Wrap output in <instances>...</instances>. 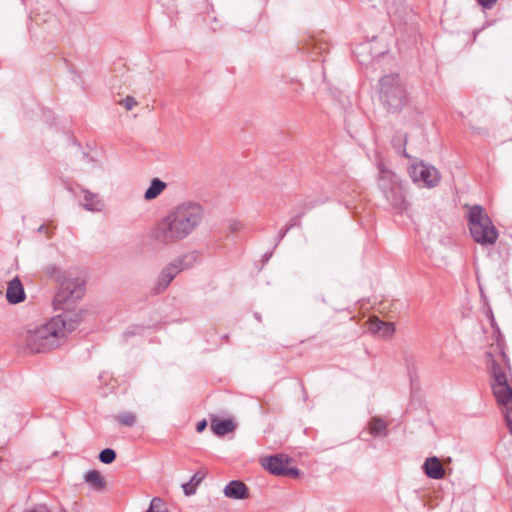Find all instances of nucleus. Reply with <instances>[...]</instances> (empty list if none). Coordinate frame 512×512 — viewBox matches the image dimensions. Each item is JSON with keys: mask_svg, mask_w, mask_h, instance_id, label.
Returning a JSON list of instances; mask_svg holds the SVG:
<instances>
[{"mask_svg": "<svg viewBox=\"0 0 512 512\" xmlns=\"http://www.w3.org/2000/svg\"><path fill=\"white\" fill-rule=\"evenodd\" d=\"M24 512H35V509H31V510H25Z\"/></svg>", "mask_w": 512, "mask_h": 512, "instance_id": "nucleus-34", "label": "nucleus"}, {"mask_svg": "<svg viewBox=\"0 0 512 512\" xmlns=\"http://www.w3.org/2000/svg\"><path fill=\"white\" fill-rule=\"evenodd\" d=\"M302 216V214L298 215V216H294L290 219L289 221V224L287 225V227H290V229H292L293 227L295 226H298L299 224V219L300 217Z\"/></svg>", "mask_w": 512, "mask_h": 512, "instance_id": "nucleus-29", "label": "nucleus"}, {"mask_svg": "<svg viewBox=\"0 0 512 512\" xmlns=\"http://www.w3.org/2000/svg\"><path fill=\"white\" fill-rule=\"evenodd\" d=\"M183 492L186 496H191L196 493V484L190 481L182 485Z\"/></svg>", "mask_w": 512, "mask_h": 512, "instance_id": "nucleus-26", "label": "nucleus"}, {"mask_svg": "<svg viewBox=\"0 0 512 512\" xmlns=\"http://www.w3.org/2000/svg\"><path fill=\"white\" fill-rule=\"evenodd\" d=\"M121 104L125 107L126 110L129 111V110H132L137 105V101L132 96H126L122 100Z\"/></svg>", "mask_w": 512, "mask_h": 512, "instance_id": "nucleus-25", "label": "nucleus"}, {"mask_svg": "<svg viewBox=\"0 0 512 512\" xmlns=\"http://www.w3.org/2000/svg\"><path fill=\"white\" fill-rule=\"evenodd\" d=\"M497 354L486 353L487 365L493 378L492 390L499 405L505 408V419L510 433L512 434V387L509 381L510 367L508 359L500 347L497 345Z\"/></svg>", "mask_w": 512, "mask_h": 512, "instance_id": "nucleus-3", "label": "nucleus"}, {"mask_svg": "<svg viewBox=\"0 0 512 512\" xmlns=\"http://www.w3.org/2000/svg\"><path fill=\"white\" fill-rule=\"evenodd\" d=\"M35 512H51L47 505L45 504H38L34 507Z\"/></svg>", "mask_w": 512, "mask_h": 512, "instance_id": "nucleus-32", "label": "nucleus"}, {"mask_svg": "<svg viewBox=\"0 0 512 512\" xmlns=\"http://www.w3.org/2000/svg\"><path fill=\"white\" fill-rule=\"evenodd\" d=\"M26 299L24 286L19 277H14L8 282L6 289V300L9 304L16 305Z\"/></svg>", "mask_w": 512, "mask_h": 512, "instance_id": "nucleus-11", "label": "nucleus"}, {"mask_svg": "<svg viewBox=\"0 0 512 512\" xmlns=\"http://www.w3.org/2000/svg\"><path fill=\"white\" fill-rule=\"evenodd\" d=\"M206 427H207V421L206 420H201L196 425V431L201 433V432H203L205 430Z\"/></svg>", "mask_w": 512, "mask_h": 512, "instance_id": "nucleus-30", "label": "nucleus"}, {"mask_svg": "<svg viewBox=\"0 0 512 512\" xmlns=\"http://www.w3.org/2000/svg\"><path fill=\"white\" fill-rule=\"evenodd\" d=\"M197 256L194 252L185 254L181 257H178L167 264L161 271L155 287L154 291L156 293H162L172 282V280L179 274L181 271L186 270L193 266L196 262Z\"/></svg>", "mask_w": 512, "mask_h": 512, "instance_id": "nucleus-8", "label": "nucleus"}, {"mask_svg": "<svg viewBox=\"0 0 512 512\" xmlns=\"http://www.w3.org/2000/svg\"><path fill=\"white\" fill-rule=\"evenodd\" d=\"M64 311L45 323L28 325L19 338L23 349L30 354H36L57 348L66 334L76 328L80 317L76 314L73 319L68 311Z\"/></svg>", "mask_w": 512, "mask_h": 512, "instance_id": "nucleus-2", "label": "nucleus"}, {"mask_svg": "<svg viewBox=\"0 0 512 512\" xmlns=\"http://www.w3.org/2000/svg\"><path fill=\"white\" fill-rule=\"evenodd\" d=\"M205 218V209L197 201L187 200L172 207L157 223L155 239L165 245L180 242L196 231Z\"/></svg>", "mask_w": 512, "mask_h": 512, "instance_id": "nucleus-1", "label": "nucleus"}, {"mask_svg": "<svg viewBox=\"0 0 512 512\" xmlns=\"http://www.w3.org/2000/svg\"><path fill=\"white\" fill-rule=\"evenodd\" d=\"M291 459L284 455H272L261 460L262 466L273 475L298 476L299 470L289 467Z\"/></svg>", "mask_w": 512, "mask_h": 512, "instance_id": "nucleus-10", "label": "nucleus"}, {"mask_svg": "<svg viewBox=\"0 0 512 512\" xmlns=\"http://www.w3.org/2000/svg\"><path fill=\"white\" fill-rule=\"evenodd\" d=\"M290 230V227H285L283 229H281L279 231V234H278V240L276 242V245L285 237V235L287 234V232Z\"/></svg>", "mask_w": 512, "mask_h": 512, "instance_id": "nucleus-31", "label": "nucleus"}, {"mask_svg": "<svg viewBox=\"0 0 512 512\" xmlns=\"http://www.w3.org/2000/svg\"><path fill=\"white\" fill-rule=\"evenodd\" d=\"M167 187V184L159 178H153L145 191L144 199L147 201L156 199Z\"/></svg>", "mask_w": 512, "mask_h": 512, "instance_id": "nucleus-16", "label": "nucleus"}, {"mask_svg": "<svg viewBox=\"0 0 512 512\" xmlns=\"http://www.w3.org/2000/svg\"><path fill=\"white\" fill-rule=\"evenodd\" d=\"M468 225L472 238L482 246H492L498 239V230L480 205L469 209Z\"/></svg>", "mask_w": 512, "mask_h": 512, "instance_id": "nucleus-6", "label": "nucleus"}, {"mask_svg": "<svg viewBox=\"0 0 512 512\" xmlns=\"http://www.w3.org/2000/svg\"><path fill=\"white\" fill-rule=\"evenodd\" d=\"M204 474H201V473H195L192 478L190 479V482L193 483V484H196V487L203 481L204 479Z\"/></svg>", "mask_w": 512, "mask_h": 512, "instance_id": "nucleus-27", "label": "nucleus"}, {"mask_svg": "<svg viewBox=\"0 0 512 512\" xmlns=\"http://www.w3.org/2000/svg\"><path fill=\"white\" fill-rule=\"evenodd\" d=\"M116 420L127 427H132L136 423V415L132 412H121L116 416Z\"/></svg>", "mask_w": 512, "mask_h": 512, "instance_id": "nucleus-20", "label": "nucleus"}, {"mask_svg": "<svg viewBox=\"0 0 512 512\" xmlns=\"http://www.w3.org/2000/svg\"><path fill=\"white\" fill-rule=\"evenodd\" d=\"M423 470L430 479L439 480L445 476V469L437 457H428L424 461Z\"/></svg>", "mask_w": 512, "mask_h": 512, "instance_id": "nucleus-13", "label": "nucleus"}, {"mask_svg": "<svg viewBox=\"0 0 512 512\" xmlns=\"http://www.w3.org/2000/svg\"><path fill=\"white\" fill-rule=\"evenodd\" d=\"M384 323L385 322L380 320L379 318L373 317L369 320V330L372 333H379V331L382 329L381 324H384Z\"/></svg>", "mask_w": 512, "mask_h": 512, "instance_id": "nucleus-23", "label": "nucleus"}, {"mask_svg": "<svg viewBox=\"0 0 512 512\" xmlns=\"http://www.w3.org/2000/svg\"><path fill=\"white\" fill-rule=\"evenodd\" d=\"M391 144L397 154L406 158L409 157L406 151L407 134L403 132H396L391 140Z\"/></svg>", "mask_w": 512, "mask_h": 512, "instance_id": "nucleus-17", "label": "nucleus"}, {"mask_svg": "<svg viewBox=\"0 0 512 512\" xmlns=\"http://www.w3.org/2000/svg\"><path fill=\"white\" fill-rule=\"evenodd\" d=\"M382 325V329L379 331V335L383 338H391L395 333V325L391 322H385Z\"/></svg>", "mask_w": 512, "mask_h": 512, "instance_id": "nucleus-22", "label": "nucleus"}, {"mask_svg": "<svg viewBox=\"0 0 512 512\" xmlns=\"http://www.w3.org/2000/svg\"><path fill=\"white\" fill-rule=\"evenodd\" d=\"M408 172L414 183L428 189L438 186L441 180L438 169L424 161L411 164Z\"/></svg>", "mask_w": 512, "mask_h": 512, "instance_id": "nucleus-9", "label": "nucleus"}, {"mask_svg": "<svg viewBox=\"0 0 512 512\" xmlns=\"http://www.w3.org/2000/svg\"><path fill=\"white\" fill-rule=\"evenodd\" d=\"M210 427L217 436H224L234 431L236 425L232 419L211 418Z\"/></svg>", "mask_w": 512, "mask_h": 512, "instance_id": "nucleus-15", "label": "nucleus"}, {"mask_svg": "<svg viewBox=\"0 0 512 512\" xmlns=\"http://www.w3.org/2000/svg\"><path fill=\"white\" fill-rule=\"evenodd\" d=\"M45 231H46V226H45V225H41V226H39V228H38V232L43 233V232H45Z\"/></svg>", "mask_w": 512, "mask_h": 512, "instance_id": "nucleus-33", "label": "nucleus"}, {"mask_svg": "<svg viewBox=\"0 0 512 512\" xmlns=\"http://www.w3.org/2000/svg\"><path fill=\"white\" fill-rule=\"evenodd\" d=\"M478 3L484 8L490 9L496 3L497 0H477Z\"/></svg>", "mask_w": 512, "mask_h": 512, "instance_id": "nucleus-28", "label": "nucleus"}, {"mask_svg": "<svg viewBox=\"0 0 512 512\" xmlns=\"http://www.w3.org/2000/svg\"><path fill=\"white\" fill-rule=\"evenodd\" d=\"M45 273L60 283V289L54 298L56 309L69 310L71 306L80 300L85 292L84 280L73 273H63L55 264H49L44 269Z\"/></svg>", "mask_w": 512, "mask_h": 512, "instance_id": "nucleus-4", "label": "nucleus"}, {"mask_svg": "<svg viewBox=\"0 0 512 512\" xmlns=\"http://www.w3.org/2000/svg\"><path fill=\"white\" fill-rule=\"evenodd\" d=\"M60 512H68V511H67V510H65V509H62Z\"/></svg>", "mask_w": 512, "mask_h": 512, "instance_id": "nucleus-35", "label": "nucleus"}, {"mask_svg": "<svg viewBox=\"0 0 512 512\" xmlns=\"http://www.w3.org/2000/svg\"><path fill=\"white\" fill-rule=\"evenodd\" d=\"M224 495L227 498L242 500L249 497L248 487L239 480L230 481L223 490Z\"/></svg>", "mask_w": 512, "mask_h": 512, "instance_id": "nucleus-12", "label": "nucleus"}, {"mask_svg": "<svg viewBox=\"0 0 512 512\" xmlns=\"http://www.w3.org/2000/svg\"><path fill=\"white\" fill-rule=\"evenodd\" d=\"M163 506V501L161 498H158V497H154L151 502H150V506H149V511L150 512H159V509Z\"/></svg>", "mask_w": 512, "mask_h": 512, "instance_id": "nucleus-24", "label": "nucleus"}, {"mask_svg": "<svg viewBox=\"0 0 512 512\" xmlns=\"http://www.w3.org/2000/svg\"><path fill=\"white\" fill-rule=\"evenodd\" d=\"M82 193V206L85 210L91 212H101L104 209V202L101 200L98 194L92 193L87 189H83Z\"/></svg>", "mask_w": 512, "mask_h": 512, "instance_id": "nucleus-14", "label": "nucleus"}, {"mask_svg": "<svg viewBox=\"0 0 512 512\" xmlns=\"http://www.w3.org/2000/svg\"><path fill=\"white\" fill-rule=\"evenodd\" d=\"M116 459V452L111 448L103 449L99 454V460L104 464H110Z\"/></svg>", "mask_w": 512, "mask_h": 512, "instance_id": "nucleus-21", "label": "nucleus"}, {"mask_svg": "<svg viewBox=\"0 0 512 512\" xmlns=\"http://www.w3.org/2000/svg\"><path fill=\"white\" fill-rule=\"evenodd\" d=\"M378 186L394 209L403 211L406 208L403 187L399 177L394 172L380 168Z\"/></svg>", "mask_w": 512, "mask_h": 512, "instance_id": "nucleus-7", "label": "nucleus"}, {"mask_svg": "<svg viewBox=\"0 0 512 512\" xmlns=\"http://www.w3.org/2000/svg\"><path fill=\"white\" fill-rule=\"evenodd\" d=\"M369 431L374 436L386 435L387 424L383 419L374 417L369 423Z\"/></svg>", "mask_w": 512, "mask_h": 512, "instance_id": "nucleus-19", "label": "nucleus"}, {"mask_svg": "<svg viewBox=\"0 0 512 512\" xmlns=\"http://www.w3.org/2000/svg\"><path fill=\"white\" fill-rule=\"evenodd\" d=\"M379 98L389 113H398L408 104L407 89L398 73H390L380 78Z\"/></svg>", "mask_w": 512, "mask_h": 512, "instance_id": "nucleus-5", "label": "nucleus"}, {"mask_svg": "<svg viewBox=\"0 0 512 512\" xmlns=\"http://www.w3.org/2000/svg\"><path fill=\"white\" fill-rule=\"evenodd\" d=\"M85 481L96 489H103L105 487V479L96 470H90L85 475Z\"/></svg>", "mask_w": 512, "mask_h": 512, "instance_id": "nucleus-18", "label": "nucleus"}]
</instances>
